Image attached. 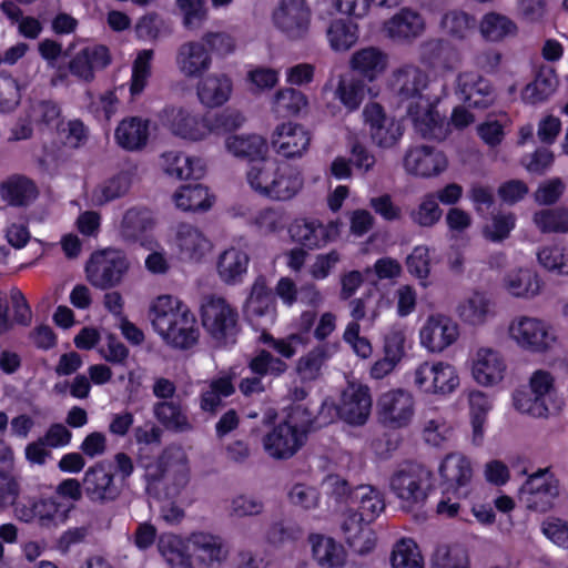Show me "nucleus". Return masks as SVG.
Wrapping results in <instances>:
<instances>
[{
	"label": "nucleus",
	"instance_id": "obj_52",
	"mask_svg": "<svg viewBox=\"0 0 568 568\" xmlns=\"http://www.w3.org/2000/svg\"><path fill=\"white\" fill-rule=\"evenodd\" d=\"M367 525L358 511L351 513L342 524L346 541L356 551L364 552L374 546L373 532Z\"/></svg>",
	"mask_w": 568,
	"mask_h": 568
},
{
	"label": "nucleus",
	"instance_id": "obj_27",
	"mask_svg": "<svg viewBox=\"0 0 568 568\" xmlns=\"http://www.w3.org/2000/svg\"><path fill=\"white\" fill-rule=\"evenodd\" d=\"M372 408V396L368 386L351 382L343 390L338 414L351 425H364Z\"/></svg>",
	"mask_w": 568,
	"mask_h": 568
},
{
	"label": "nucleus",
	"instance_id": "obj_25",
	"mask_svg": "<svg viewBox=\"0 0 568 568\" xmlns=\"http://www.w3.org/2000/svg\"><path fill=\"white\" fill-rule=\"evenodd\" d=\"M175 67L185 79H200L212 67L211 50L201 40L185 41L175 53Z\"/></svg>",
	"mask_w": 568,
	"mask_h": 568
},
{
	"label": "nucleus",
	"instance_id": "obj_38",
	"mask_svg": "<svg viewBox=\"0 0 568 568\" xmlns=\"http://www.w3.org/2000/svg\"><path fill=\"white\" fill-rule=\"evenodd\" d=\"M150 120L142 116H128L118 124L114 139L126 151H140L148 144Z\"/></svg>",
	"mask_w": 568,
	"mask_h": 568
},
{
	"label": "nucleus",
	"instance_id": "obj_37",
	"mask_svg": "<svg viewBox=\"0 0 568 568\" xmlns=\"http://www.w3.org/2000/svg\"><path fill=\"white\" fill-rule=\"evenodd\" d=\"M248 264L250 256L246 250L241 246H230L217 257V275L227 285L239 284L247 273Z\"/></svg>",
	"mask_w": 568,
	"mask_h": 568
},
{
	"label": "nucleus",
	"instance_id": "obj_35",
	"mask_svg": "<svg viewBox=\"0 0 568 568\" xmlns=\"http://www.w3.org/2000/svg\"><path fill=\"white\" fill-rule=\"evenodd\" d=\"M420 60L443 71H454L462 64L460 51L439 39H429L420 45Z\"/></svg>",
	"mask_w": 568,
	"mask_h": 568
},
{
	"label": "nucleus",
	"instance_id": "obj_50",
	"mask_svg": "<svg viewBox=\"0 0 568 568\" xmlns=\"http://www.w3.org/2000/svg\"><path fill=\"white\" fill-rule=\"evenodd\" d=\"M153 226L154 219L149 210L143 207H130L122 216L119 232L124 240L136 241Z\"/></svg>",
	"mask_w": 568,
	"mask_h": 568
},
{
	"label": "nucleus",
	"instance_id": "obj_58",
	"mask_svg": "<svg viewBox=\"0 0 568 568\" xmlns=\"http://www.w3.org/2000/svg\"><path fill=\"white\" fill-rule=\"evenodd\" d=\"M225 148L235 156L251 159L262 156L267 150L265 140L257 134L229 136Z\"/></svg>",
	"mask_w": 568,
	"mask_h": 568
},
{
	"label": "nucleus",
	"instance_id": "obj_6",
	"mask_svg": "<svg viewBox=\"0 0 568 568\" xmlns=\"http://www.w3.org/2000/svg\"><path fill=\"white\" fill-rule=\"evenodd\" d=\"M201 321L206 333L217 343L233 342L239 331L237 310L224 297L210 295L200 307Z\"/></svg>",
	"mask_w": 568,
	"mask_h": 568
},
{
	"label": "nucleus",
	"instance_id": "obj_45",
	"mask_svg": "<svg viewBox=\"0 0 568 568\" xmlns=\"http://www.w3.org/2000/svg\"><path fill=\"white\" fill-rule=\"evenodd\" d=\"M333 95L348 113L359 109L366 98V84L363 79L342 74L337 79Z\"/></svg>",
	"mask_w": 568,
	"mask_h": 568
},
{
	"label": "nucleus",
	"instance_id": "obj_49",
	"mask_svg": "<svg viewBox=\"0 0 568 568\" xmlns=\"http://www.w3.org/2000/svg\"><path fill=\"white\" fill-rule=\"evenodd\" d=\"M558 78L554 69L541 68L535 80L528 83L521 92L525 103L538 104L545 102L557 89Z\"/></svg>",
	"mask_w": 568,
	"mask_h": 568
},
{
	"label": "nucleus",
	"instance_id": "obj_14",
	"mask_svg": "<svg viewBox=\"0 0 568 568\" xmlns=\"http://www.w3.org/2000/svg\"><path fill=\"white\" fill-rule=\"evenodd\" d=\"M468 366L474 381L484 387L499 385L508 369L503 352L489 345H479L473 348L469 353Z\"/></svg>",
	"mask_w": 568,
	"mask_h": 568
},
{
	"label": "nucleus",
	"instance_id": "obj_22",
	"mask_svg": "<svg viewBox=\"0 0 568 568\" xmlns=\"http://www.w3.org/2000/svg\"><path fill=\"white\" fill-rule=\"evenodd\" d=\"M439 475L446 486V493L457 498L469 495L474 471L470 460L462 453L447 454L439 465Z\"/></svg>",
	"mask_w": 568,
	"mask_h": 568
},
{
	"label": "nucleus",
	"instance_id": "obj_55",
	"mask_svg": "<svg viewBox=\"0 0 568 568\" xmlns=\"http://www.w3.org/2000/svg\"><path fill=\"white\" fill-rule=\"evenodd\" d=\"M452 432V425L443 414L438 412L425 413L422 434L427 444L439 447L450 438Z\"/></svg>",
	"mask_w": 568,
	"mask_h": 568
},
{
	"label": "nucleus",
	"instance_id": "obj_21",
	"mask_svg": "<svg viewBox=\"0 0 568 568\" xmlns=\"http://www.w3.org/2000/svg\"><path fill=\"white\" fill-rule=\"evenodd\" d=\"M426 31L424 16L409 7H404L384 21L382 32L395 43L410 44Z\"/></svg>",
	"mask_w": 568,
	"mask_h": 568
},
{
	"label": "nucleus",
	"instance_id": "obj_5",
	"mask_svg": "<svg viewBox=\"0 0 568 568\" xmlns=\"http://www.w3.org/2000/svg\"><path fill=\"white\" fill-rule=\"evenodd\" d=\"M407 376L412 386L427 396L447 397L460 383L456 367L445 361H423Z\"/></svg>",
	"mask_w": 568,
	"mask_h": 568
},
{
	"label": "nucleus",
	"instance_id": "obj_64",
	"mask_svg": "<svg viewBox=\"0 0 568 568\" xmlns=\"http://www.w3.org/2000/svg\"><path fill=\"white\" fill-rule=\"evenodd\" d=\"M433 568H469L467 549L458 544L439 546L433 557Z\"/></svg>",
	"mask_w": 568,
	"mask_h": 568
},
{
	"label": "nucleus",
	"instance_id": "obj_48",
	"mask_svg": "<svg viewBox=\"0 0 568 568\" xmlns=\"http://www.w3.org/2000/svg\"><path fill=\"white\" fill-rule=\"evenodd\" d=\"M313 557L323 568H337L343 566L346 559V552L341 544L333 538L323 535H313L310 537Z\"/></svg>",
	"mask_w": 568,
	"mask_h": 568
},
{
	"label": "nucleus",
	"instance_id": "obj_54",
	"mask_svg": "<svg viewBox=\"0 0 568 568\" xmlns=\"http://www.w3.org/2000/svg\"><path fill=\"white\" fill-rule=\"evenodd\" d=\"M274 303L272 294L267 291L264 280L258 278L252 286L246 302V315L250 320L270 317L273 320Z\"/></svg>",
	"mask_w": 568,
	"mask_h": 568
},
{
	"label": "nucleus",
	"instance_id": "obj_61",
	"mask_svg": "<svg viewBox=\"0 0 568 568\" xmlns=\"http://www.w3.org/2000/svg\"><path fill=\"white\" fill-rule=\"evenodd\" d=\"M326 36L334 51H347L358 40V28L356 24L337 19L329 24Z\"/></svg>",
	"mask_w": 568,
	"mask_h": 568
},
{
	"label": "nucleus",
	"instance_id": "obj_59",
	"mask_svg": "<svg viewBox=\"0 0 568 568\" xmlns=\"http://www.w3.org/2000/svg\"><path fill=\"white\" fill-rule=\"evenodd\" d=\"M290 235L294 242L308 248L322 246V222L318 220L301 219L294 221L290 229Z\"/></svg>",
	"mask_w": 568,
	"mask_h": 568
},
{
	"label": "nucleus",
	"instance_id": "obj_46",
	"mask_svg": "<svg viewBox=\"0 0 568 568\" xmlns=\"http://www.w3.org/2000/svg\"><path fill=\"white\" fill-rule=\"evenodd\" d=\"M351 504L357 507L361 519L366 524L375 520L385 509L383 494L371 485L357 486L352 494Z\"/></svg>",
	"mask_w": 568,
	"mask_h": 568
},
{
	"label": "nucleus",
	"instance_id": "obj_3",
	"mask_svg": "<svg viewBox=\"0 0 568 568\" xmlns=\"http://www.w3.org/2000/svg\"><path fill=\"white\" fill-rule=\"evenodd\" d=\"M432 489L433 474L420 465H404L389 477V490L397 499L400 509L405 511L420 508Z\"/></svg>",
	"mask_w": 568,
	"mask_h": 568
},
{
	"label": "nucleus",
	"instance_id": "obj_30",
	"mask_svg": "<svg viewBox=\"0 0 568 568\" xmlns=\"http://www.w3.org/2000/svg\"><path fill=\"white\" fill-rule=\"evenodd\" d=\"M111 62L109 50L104 45H89L78 51L69 61V72L79 81L91 82L98 70Z\"/></svg>",
	"mask_w": 568,
	"mask_h": 568
},
{
	"label": "nucleus",
	"instance_id": "obj_15",
	"mask_svg": "<svg viewBox=\"0 0 568 568\" xmlns=\"http://www.w3.org/2000/svg\"><path fill=\"white\" fill-rule=\"evenodd\" d=\"M71 506L60 501L57 496L41 497L29 504L19 503L14 506V517L23 523H37L41 528H55L64 524Z\"/></svg>",
	"mask_w": 568,
	"mask_h": 568
},
{
	"label": "nucleus",
	"instance_id": "obj_36",
	"mask_svg": "<svg viewBox=\"0 0 568 568\" xmlns=\"http://www.w3.org/2000/svg\"><path fill=\"white\" fill-rule=\"evenodd\" d=\"M163 171L178 180L200 179L205 173V163L199 156H190L181 151H166L160 158Z\"/></svg>",
	"mask_w": 568,
	"mask_h": 568
},
{
	"label": "nucleus",
	"instance_id": "obj_1",
	"mask_svg": "<svg viewBox=\"0 0 568 568\" xmlns=\"http://www.w3.org/2000/svg\"><path fill=\"white\" fill-rule=\"evenodd\" d=\"M150 320L153 329L171 347L189 349L199 341L200 329L195 315L176 296H158L150 306Z\"/></svg>",
	"mask_w": 568,
	"mask_h": 568
},
{
	"label": "nucleus",
	"instance_id": "obj_19",
	"mask_svg": "<svg viewBox=\"0 0 568 568\" xmlns=\"http://www.w3.org/2000/svg\"><path fill=\"white\" fill-rule=\"evenodd\" d=\"M389 85L400 102L414 103L427 97L429 75L415 63H404L392 71Z\"/></svg>",
	"mask_w": 568,
	"mask_h": 568
},
{
	"label": "nucleus",
	"instance_id": "obj_40",
	"mask_svg": "<svg viewBox=\"0 0 568 568\" xmlns=\"http://www.w3.org/2000/svg\"><path fill=\"white\" fill-rule=\"evenodd\" d=\"M456 314L466 325L481 326L495 315L494 303L486 294L474 292L458 303Z\"/></svg>",
	"mask_w": 568,
	"mask_h": 568
},
{
	"label": "nucleus",
	"instance_id": "obj_34",
	"mask_svg": "<svg viewBox=\"0 0 568 568\" xmlns=\"http://www.w3.org/2000/svg\"><path fill=\"white\" fill-rule=\"evenodd\" d=\"M339 349L338 342L320 343L301 356L295 364V373L302 382H312L322 374L325 363Z\"/></svg>",
	"mask_w": 568,
	"mask_h": 568
},
{
	"label": "nucleus",
	"instance_id": "obj_41",
	"mask_svg": "<svg viewBox=\"0 0 568 568\" xmlns=\"http://www.w3.org/2000/svg\"><path fill=\"white\" fill-rule=\"evenodd\" d=\"M133 182V173L121 171L95 185L89 194L92 206H103L128 194Z\"/></svg>",
	"mask_w": 568,
	"mask_h": 568
},
{
	"label": "nucleus",
	"instance_id": "obj_63",
	"mask_svg": "<svg viewBox=\"0 0 568 568\" xmlns=\"http://www.w3.org/2000/svg\"><path fill=\"white\" fill-rule=\"evenodd\" d=\"M532 221L542 233H568V210L566 207L537 211L532 216Z\"/></svg>",
	"mask_w": 568,
	"mask_h": 568
},
{
	"label": "nucleus",
	"instance_id": "obj_23",
	"mask_svg": "<svg viewBox=\"0 0 568 568\" xmlns=\"http://www.w3.org/2000/svg\"><path fill=\"white\" fill-rule=\"evenodd\" d=\"M403 166L410 175L430 179L447 170L448 160L440 150L429 145H415L405 152Z\"/></svg>",
	"mask_w": 568,
	"mask_h": 568
},
{
	"label": "nucleus",
	"instance_id": "obj_47",
	"mask_svg": "<svg viewBox=\"0 0 568 568\" xmlns=\"http://www.w3.org/2000/svg\"><path fill=\"white\" fill-rule=\"evenodd\" d=\"M477 26L481 38L488 42H501L518 32L515 21L498 12L485 13Z\"/></svg>",
	"mask_w": 568,
	"mask_h": 568
},
{
	"label": "nucleus",
	"instance_id": "obj_62",
	"mask_svg": "<svg viewBox=\"0 0 568 568\" xmlns=\"http://www.w3.org/2000/svg\"><path fill=\"white\" fill-rule=\"evenodd\" d=\"M443 215L434 192L424 194L415 209L409 212L410 221L420 227H433Z\"/></svg>",
	"mask_w": 568,
	"mask_h": 568
},
{
	"label": "nucleus",
	"instance_id": "obj_20",
	"mask_svg": "<svg viewBox=\"0 0 568 568\" xmlns=\"http://www.w3.org/2000/svg\"><path fill=\"white\" fill-rule=\"evenodd\" d=\"M363 118L369 139L375 146L390 149L402 139V125L394 118L388 116L378 103L366 104L363 110Z\"/></svg>",
	"mask_w": 568,
	"mask_h": 568
},
{
	"label": "nucleus",
	"instance_id": "obj_51",
	"mask_svg": "<svg viewBox=\"0 0 568 568\" xmlns=\"http://www.w3.org/2000/svg\"><path fill=\"white\" fill-rule=\"evenodd\" d=\"M172 199L175 206L184 212L206 211L213 202L207 187L201 184L181 186Z\"/></svg>",
	"mask_w": 568,
	"mask_h": 568
},
{
	"label": "nucleus",
	"instance_id": "obj_24",
	"mask_svg": "<svg viewBox=\"0 0 568 568\" xmlns=\"http://www.w3.org/2000/svg\"><path fill=\"white\" fill-rule=\"evenodd\" d=\"M187 544L196 565L203 568H215L223 565L229 556L230 548L225 540L209 531H193L187 537Z\"/></svg>",
	"mask_w": 568,
	"mask_h": 568
},
{
	"label": "nucleus",
	"instance_id": "obj_17",
	"mask_svg": "<svg viewBox=\"0 0 568 568\" xmlns=\"http://www.w3.org/2000/svg\"><path fill=\"white\" fill-rule=\"evenodd\" d=\"M406 111L415 131L423 138L442 141L449 135L450 124L446 122L428 97L408 103Z\"/></svg>",
	"mask_w": 568,
	"mask_h": 568
},
{
	"label": "nucleus",
	"instance_id": "obj_16",
	"mask_svg": "<svg viewBox=\"0 0 568 568\" xmlns=\"http://www.w3.org/2000/svg\"><path fill=\"white\" fill-rule=\"evenodd\" d=\"M130 263L119 251L104 250L94 253L87 264L88 281L95 287L109 288L116 286L128 272Z\"/></svg>",
	"mask_w": 568,
	"mask_h": 568
},
{
	"label": "nucleus",
	"instance_id": "obj_9",
	"mask_svg": "<svg viewBox=\"0 0 568 568\" xmlns=\"http://www.w3.org/2000/svg\"><path fill=\"white\" fill-rule=\"evenodd\" d=\"M169 245L180 261L192 264L203 262L214 248L213 241L204 230L186 222L173 229Z\"/></svg>",
	"mask_w": 568,
	"mask_h": 568
},
{
	"label": "nucleus",
	"instance_id": "obj_11",
	"mask_svg": "<svg viewBox=\"0 0 568 568\" xmlns=\"http://www.w3.org/2000/svg\"><path fill=\"white\" fill-rule=\"evenodd\" d=\"M460 337L459 324L448 314L434 312L426 316L418 331L419 345L429 354H442Z\"/></svg>",
	"mask_w": 568,
	"mask_h": 568
},
{
	"label": "nucleus",
	"instance_id": "obj_56",
	"mask_svg": "<svg viewBox=\"0 0 568 568\" xmlns=\"http://www.w3.org/2000/svg\"><path fill=\"white\" fill-rule=\"evenodd\" d=\"M153 410L156 419L170 430L183 433L192 428L187 416L181 406L174 402L156 403Z\"/></svg>",
	"mask_w": 568,
	"mask_h": 568
},
{
	"label": "nucleus",
	"instance_id": "obj_4",
	"mask_svg": "<svg viewBox=\"0 0 568 568\" xmlns=\"http://www.w3.org/2000/svg\"><path fill=\"white\" fill-rule=\"evenodd\" d=\"M507 334L520 349L536 354L551 351L559 342L557 329L549 321L531 315L515 316Z\"/></svg>",
	"mask_w": 568,
	"mask_h": 568
},
{
	"label": "nucleus",
	"instance_id": "obj_53",
	"mask_svg": "<svg viewBox=\"0 0 568 568\" xmlns=\"http://www.w3.org/2000/svg\"><path fill=\"white\" fill-rule=\"evenodd\" d=\"M392 568H424V558L417 542L413 538H400L390 552Z\"/></svg>",
	"mask_w": 568,
	"mask_h": 568
},
{
	"label": "nucleus",
	"instance_id": "obj_31",
	"mask_svg": "<svg viewBox=\"0 0 568 568\" xmlns=\"http://www.w3.org/2000/svg\"><path fill=\"white\" fill-rule=\"evenodd\" d=\"M456 93L460 100L473 108H487L495 99L490 82L470 71L457 75Z\"/></svg>",
	"mask_w": 568,
	"mask_h": 568
},
{
	"label": "nucleus",
	"instance_id": "obj_8",
	"mask_svg": "<svg viewBox=\"0 0 568 568\" xmlns=\"http://www.w3.org/2000/svg\"><path fill=\"white\" fill-rule=\"evenodd\" d=\"M163 126L175 138L199 143L209 140L207 114L185 105H168L161 114Z\"/></svg>",
	"mask_w": 568,
	"mask_h": 568
},
{
	"label": "nucleus",
	"instance_id": "obj_32",
	"mask_svg": "<svg viewBox=\"0 0 568 568\" xmlns=\"http://www.w3.org/2000/svg\"><path fill=\"white\" fill-rule=\"evenodd\" d=\"M199 102L209 109L225 104L233 92L232 79L226 73H210L201 77L196 84Z\"/></svg>",
	"mask_w": 568,
	"mask_h": 568
},
{
	"label": "nucleus",
	"instance_id": "obj_12",
	"mask_svg": "<svg viewBox=\"0 0 568 568\" xmlns=\"http://www.w3.org/2000/svg\"><path fill=\"white\" fill-rule=\"evenodd\" d=\"M528 386L530 393L516 390L513 395L515 408L535 418H547L549 408L546 398L555 392V377L546 369H536L531 373Z\"/></svg>",
	"mask_w": 568,
	"mask_h": 568
},
{
	"label": "nucleus",
	"instance_id": "obj_33",
	"mask_svg": "<svg viewBox=\"0 0 568 568\" xmlns=\"http://www.w3.org/2000/svg\"><path fill=\"white\" fill-rule=\"evenodd\" d=\"M159 471L153 473L148 469V476L152 480L162 478H173L179 487L186 485L189 480V460L185 452L181 447H168L164 449L158 460Z\"/></svg>",
	"mask_w": 568,
	"mask_h": 568
},
{
	"label": "nucleus",
	"instance_id": "obj_39",
	"mask_svg": "<svg viewBox=\"0 0 568 568\" xmlns=\"http://www.w3.org/2000/svg\"><path fill=\"white\" fill-rule=\"evenodd\" d=\"M388 62V54L385 51L376 47H366L352 54L349 68L372 82L386 71Z\"/></svg>",
	"mask_w": 568,
	"mask_h": 568
},
{
	"label": "nucleus",
	"instance_id": "obj_2",
	"mask_svg": "<svg viewBox=\"0 0 568 568\" xmlns=\"http://www.w3.org/2000/svg\"><path fill=\"white\" fill-rule=\"evenodd\" d=\"M246 179L253 191L278 202L294 199L304 186L303 174L296 166L275 161L252 164Z\"/></svg>",
	"mask_w": 568,
	"mask_h": 568
},
{
	"label": "nucleus",
	"instance_id": "obj_60",
	"mask_svg": "<svg viewBox=\"0 0 568 568\" xmlns=\"http://www.w3.org/2000/svg\"><path fill=\"white\" fill-rule=\"evenodd\" d=\"M250 225L263 236L277 234L285 227V215L278 209L264 207L251 216Z\"/></svg>",
	"mask_w": 568,
	"mask_h": 568
},
{
	"label": "nucleus",
	"instance_id": "obj_44",
	"mask_svg": "<svg viewBox=\"0 0 568 568\" xmlns=\"http://www.w3.org/2000/svg\"><path fill=\"white\" fill-rule=\"evenodd\" d=\"M477 27L476 18L459 9L444 12L439 20L440 32L454 41L468 39Z\"/></svg>",
	"mask_w": 568,
	"mask_h": 568
},
{
	"label": "nucleus",
	"instance_id": "obj_26",
	"mask_svg": "<svg viewBox=\"0 0 568 568\" xmlns=\"http://www.w3.org/2000/svg\"><path fill=\"white\" fill-rule=\"evenodd\" d=\"M82 485L87 497L93 503L114 501L121 494V488L114 481V474L103 462L85 470Z\"/></svg>",
	"mask_w": 568,
	"mask_h": 568
},
{
	"label": "nucleus",
	"instance_id": "obj_29",
	"mask_svg": "<svg viewBox=\"0 0 568 568\" xmlns=\"http://www.w3.org/2000/svg\"><path fill=\"white\" fill-rule=\"evenodd\" d=\"M310 133L297 123L287 122L278 125L272 135V145L284 158H301L308 149Z\"/></svg>",
	"mask_w": 568,
	"mask_h": 568
},
{
	"label": "nucleus",
	"instance_id": "obj_43",
	"mask_svg": "<svg viewBox=\"0 0 568 568\" xmlns=\"http://www.w3.org/2000/svg\"><path fill=\"white\" fill-rule=\"evenodd\" d=\"M158 550L170 568H195L189 554L187 539L174 534H162L158 539Z\"/></svg>",
	"mask_w": 568,
	"mask_h": 568
},
{
	"label": "nucleus",
	"instance_id": "obj_18",
	"mask_svg": "<svg viewBox=\"0 0 568 568\" xmlns=\"http://www.w3.org/2000/svg\"><path fill=\"white\" fill-rule=\"evenodd\" d=\"M306 430L291 420L276 425L262 440L265 453L273 459H288L306 442Z\"/></svg>",
	"mask_w": 568,
	"mask_h": 568
},
{
	"label": "nucleus",
	"instance_id": "obj_13",
	"mask_svg": "<svg viewBox=\"0 0 568 568\" xmlns=\"http://www.w3.org/2000/svg\"><path fill=\"white\" fill-rule=\"evenodd\" d=\"M559 496V480L549 467L539 468L527 477L519 489V499L526 508L546 513Z\"/></svg>",
	"mask_w": 568,
	"mask_h": 568
},
{
	"label": "nucleus",
	"instance_id": "obj_57",
	"mask_svg": "<svg viewBox=\"0 0 568 568\" xmlns=\"http://www.w3.org/2000/svg\"><path fill=\"white\" fill-rule=\"evenodd\" d=\"M306 95L293 88L278 90L272 101V111L280 116L295 115L306 109Z\"/></svg>",
	"mask_w": 568,
	"mask_h": 568
},
{
	"label": "nucleus",
	"instance_id": "obj_10",
	"mask_svg": "<svg viewBox=\"0 0 568 568\" xmlns=\"http://www.w3.org/2000/svg\"><path fill=\"white\" fill-rule=\"evenodd\" d=\"M416 412L414 395L404 388H393L382 393L376 402L379 423L389 429L408 427Z\"/></svg>",
	"mask_w": 568,
	"mask_h": 568
},
{
	"label": "nucleus",
	"instance_id": "obj_28",
	"mask_svg": "<svg viewBox=\"0 0 568 568\" xmlns=\"http://www.w3.org/2000/svg\"><path fill=\"white\" fill-rule=\"evenodd\" d=\"M500 287L510 297L531 301L541 294L544 282L532 268L515 267L504 274Z\"/></svg>",
	"mask_w": 568,
	"mask_h": 568
},
{
	"label": "nucleus",
	"instance_id": "obj_7",
	"mask_svg": "<svg viewBox=\"0 0 568 568\" xmlns=\"http://www.w3.org/2000/svg\"><path fill=\"white\" fill-rule=\"evenodd\" d=\"M312 17L307 0H278L272 9L271 22L283 37L297 41L308 36Z\"/></svg>",
	"mask_w": 568,
	"mask_h": 568
},
{
	"label": "nucleus",
	"instance_id": "obj_42",
	"mask_svg": "<svg viewBox=\"0 0 568 568\" xmlns=\"http://www.w3.org/2000/svg\"><path fill=\"white\" fill-rule=\"evenodd\" d=\"M38 195L34 182L23 175H12L0 183V196L11 206H28Z\"/></svg>",
	"mask_w": 568,
	"mask_h": 568
}]
</instances>
